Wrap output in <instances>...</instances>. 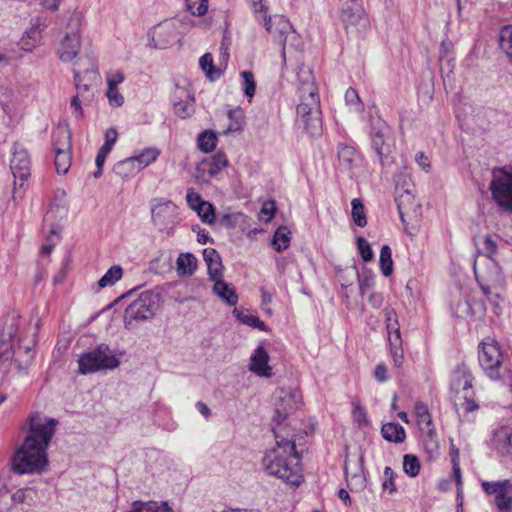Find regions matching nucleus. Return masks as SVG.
I'll return each instance as SVG.
<instances>
[{"instance_id":"obj_1","label":"nucleus","mask_w":512,"mask_h":512,"mask_svg":"<svg viewBox=\"0 0 512 512\" xmlns=\"http://www.w3.org/2000/svg\"><path fill=\"white\" fill-rule=\"evenodd\" d=\"M20 316L16 312L8 314L4 318V326L0 336V371L6 373L11 361L14 359L20 372L32 363L34 358L33 347L35 340L27 339L19 335Z\"/></svg>"},{"instance_id":"obj_2","label":"nucleus","mask_w":512,"mask_h":512,"mask_svg":"<svg viewBox=\"0 0 512 512\" xmlns=\"http://www.w3.org/2000/svg\"><path fill=\"white\" fill-rule=\"evenodd\" d=\"M274 436L277 448L268 451L262 460L265 471L294 486L302 482V475L298 467L299 457L297 456L295 443L291 440L281 438L274 429Z\"/></svg>"},{"instance_id":"obj_3","label":"nucleus","mask_w":512,"mask_h":512,"mask_svg":"<svg viewBox=\"0 0 512 512\" xmlns=\"http://www.w3.org/2000/svg\"><path fill=\"white\" fill-rule=\"evenodd\" d=\"M297 120L308 134L318 136L322 132V111L318 88L310 71L298 73Z\"/></svg>"},{"instance_id":"obj_4","label":"nucleus","mask_w":512,"mask_h":512,"mask_svg":"<svg viewBox=\"0 0 512 512\" xmlns=\"http://www.w3.org/2000/svg\"><path fill=\"white\" fill-rule=\"evenodd\" d=\"M58 424L57 419L48 417L41 412L31 413L25 424L27 434L23 442L26 443V447L33 450L37 447L47 451Z\"/></svg>"},{"instance_id":"obj_5","label":"nucleus","mask_w":512,"mask_h":512,"mask_svg":"<svg viewBox=\"0 0 512 512\" xmlns=\"http://www.w3.org/2000/svg\"><path fill=\"white\" fill-rule=\"evenodd\" d=\"M370 145L378 157L380 165L390 166L394 162L392 156L394 139L388 124L380 117H371L369 129Z\"/></svg>"},{"instance_id":"obj_6","label":"nucleus","mask_w":512,"mask_h":512,"mask_svg":"<svg viewBox=\"0 0 512 512\" xmlns=\"http://www.w3.org/2000/svg\"><path fill=\"white\" fill-rule=\"evenodd\" d=\"M49 461L47 451L35 447H26V443L15 451L11 458V469L18 475L42 474L46 471Z\"/></svg>"},{"instance_id":"obj_7","label":"nucleus","mask_w":512,"mask_h":512,"mask_svg":"<svg viewBox=\"0 0 512 512\" xmlns=\"http://www.w3.org/2000/svg\"><path fill=\"white\" fill-rule=\"evenodd\" d=\"M120 365L119 356L107 344H99L78 359V373L82 375L102 370H113Z\"/></svg>"},{"instance_id":"obj_8","label":"nucleus","mask_w":512,"mask_h":512,"mask_svg":"<svg viewBox=\"0 0 512 512\" xmlns=\"http://www.w3.org/2000/svg\"><path fill=\"white\" fill-rule=\"evenodd\" d=\"M159 308V295L152 291H145L134 300L124 312L125 327L130 329L132 321H146L151 319Z\"/></svg>"},{"instance_id":"obj_9","label":"nucleus","mask_w":512,"mask_h":512,"mask_svg":"<svg viewBox=\"0 0 512 512\" xmlns=\"http://www.w3.org/2000/svg\"><path fill=\"white\" fill-rule=\"evenodd\" d=\"M474 377L471 370L465 363L459 364L451 374L450 389L456 394L463 392L464 403L462 404L465 412H473L479 408L473 399L472 383Z\"/></svg>"},{"instance_id":"obj_10","label":"nucleus","mask_w":512,"mask_h":512,"mask_svg":"<svg viewBox=\"0 0 512 512\" xmlns=\"http://www.w3.org/2000/svg\"><path fill=\"white\" fill-rule=\"evenodd\" d=\"M490 190L495 202L505 211L512 212V173L506 168L494 169Z\"/></svg>"},{"instance_id":"obj_11","label":"nucleus","mask_w":512,"mask_h":512,"mask_svg":"<svg viewBox=\"0 0 512 512\" xmlns=\"http://www.w3.org/2000/svg\"><path fill=\"white\" fill-rule=\"evenodd\" d=\"M478 360L490 379L497 380L500 378L499 369L502 363V354L497 342L483 341L478 352Z\"/></svg>"},{"instance_id":"obj_12","label":"nucleus","mask_w":512,"mask_h":512,"mask_svg":"<svg viewBox=\"0 0 512 512\" xmlns=\"http://www.w3.org/2000/svg\"><path fill=\"white\" fill-rule=\"evenodd\" d=\"M68 29L69 31L66 32L58 48L60 60L63 62H71L78 55L81 47L80 17L78 14H73L69 18Z\"/></svg>"},{"instance_id":"obj_13","label":"nucleus","mask_w":512,"mask_h":512,"mask_svg":"<svg viewBox=\"0 0 512 512\" xmlns=\"http://www.w3.org/2000/svg\"><path fill=\"white\" fill-rule=\"evenodd\" d=\"M481 486L485 493L494 496V504L499 512H512V482L510 480L483 481Z\"/></svg>"},{"instance_id":"obj_14","label":"nucleus","mask_w":512,"mask_h":512,"mask_svg":"<svg viewBox=\"0 0 512 512\" xmlns=\"http://www.w3.org/2000/svg\"><path fill=\"white\" fill-rule=\"evenodd\" d=\"M10 168L14 176V189L22 188L30 176L31 160L28 151L21 144L13 146Z\"/></svg>"},{"instance_id":"obj_15","label":"nucleus","mask_w":512,"mask_h":512,"mask_svg":"<svg viewBox=\"0 0 512 512\" xmlns=\"http://www.w3.org/2000/svg\"><path fill=\"white\" fill-rule=\"evenodd\" d=\"M176 205L162 198H155L151 202V219L153 224L163 231L175 222Z\"/></svg>"},{"instance_id":"obj_16","label":"nucleus","mask_w":512,"mask_h":512,"mask_svg":"<svg viewBox=\"0 0 512 512\" xmlns=\"http://www.w3.org/2000/svg\"><path fill=\"white\" fill-rule=\"evenodd\" d=\"M227 165L228 160L226 155L223 152H217L198 163L195 170V177L199 182L208 183Z\"/></svg>"},{"instance_id":"obj_17","label":"nucleus","mask_w":512,"mask_h":512,"mask_svg":"<svg viewBox=\"0 0 512 512\" xmlns=\"http://www.w3.org/2000/svg\"><path fill=\"white\" fill-rule=\"evenodd\" d=\"M264 26L268 33L277 37L279 42L285 44L287 36L293 31L290 21L281 15L264 16Z\"/></svg>"},{"instance_id":"obj_18","label":"nucleus","mask_w":512,"mask_h":512,"mask_svg":"<svg viewBox=\"0 0 512 512\" xmlns=\"http://www.w3.org/2000/svg\"><path fill=\"white\" fill-rule=\"evenodd\" d=\"M492 446L503 458L512 456V428L502 426L494 432Z\"/></svg>"},{"instance_id":"obj_19","label":"nucleus","mask_w":512,"mask_h":512,"mask_svg":"<svg viewBox=\"0 0 512 512\" xmlns=\"http://www.w3.org/2000/svg\"><path fill=\"white\" fill-rule=\"evenodd\" d=\"M337 154L340 167L349 174L361 165V156L353 146L340 143Z\"/></svg>"},{"instance_id":"obj_20","label":"nucleus","mask_w":512,"mask_h":512,"mask_svg":"<svg viewBox=\"0 0 512 512\" xmlns=\"http://www.w3.org/2000/svg\"><path fill=\"white\" fill-rule=\"evenodd\" d=\"M64 138L69 140L70 136L67 132H62ZM55 151V168L58 174H66L71 166V153L69 141H66L62 146H58L56 140H53Z\"/></svg>"},{"instance_id":"obj_21","label":"nucleus","mask_w":512,"mask_h":512,"mask_svg":"<svg viewBox=\"0 0 512 512\" xmlns=\"http://www.w3.org/2000/svg\"><path fill=\"white\" fill-rule=\"evenodd\" d=\"M269 355L263 346H258L250 358L249 369L261 377H270L272 368L268 364Z\"/></svg>"},{"instance_id":"obj_22","label":"nucleus","mask_w":512,"mask_h":512,"mask_svg":"<svg viewBox=\"0 0 512 512\" xmlns=\"http://www.w3.org/2000/svg\"><path fill=\"white\" fill-rule=\"evenodd\" d=\"M180 93V100H173L174 113L182 118L190 117L195 111V99L194 96L185 90H178Z\"/></svg>"},{"instance_id":"obj_23","label":"nucleus","mask_w":512,"mask_h":512,"mask_svg":"<svg viewBox=\"0 0 512 512\" xmlns=\"http://www.w3.org/2000/svg\"><path fill=\"white\" fill-rule=\"evenodd\" d=\"M213 292L229 306H235L238 302V295L231 284L222 279L214 282Z\"/></svg>"},{"instance_id":"obj_24","label":"nucleus","mask_w":512,"mask_h":512,"mask_svg":"<svg viewBox=\"0 0 512 512\" xmlns=\"http://www.w3.org/2000/svg\"><path fill=\"white\" fill-rule=\"evenodd\" d=\"M381 434L386 441L397 444L404 442L406 438V432L403 426L394 422L383 424Z\"/></svg>"},{"instance_id":"obj_25","label":"nucleus","mask_w":512,"mask_h":512,"mask_svg":"<svg viewBox=\"0 0 512 512\" xmlns=\"http://www.w3.org/2000/svg\"><path fill=\"white\" fill-rule=\"evenodd\" d=\"M179 276H190L197 268V258L192 253H180L176 260Z\"/></svg>"},{"instance_id":"obj_26","label":"nucleus","mask_w":512,"mask_h":512,"mask_svg":"<svg viewBox=\"0 0 512 512\" xmlns=\"http://www.w3.org/2000/svg\"><path fill=\"white\" fill-rule=\"evenodd\" d=\"M498 42L501 51L512 65V24L505 25L500 29Z\"/></svg>"},{"instance_id":"obj_27","label":"nucleus","mask_w":512,"mask_h":512,"mask_svg":"<svg viewBox=\"0 0 512 512\" xmlns=\"http://www.w3.org/2000/svg\"><path fill=\"white\" fill-rule=\"evenodd\" d=\"M73 74L77 90L76 96L81 97L84 102H90L93 93L91 92L90 85L85 82V78L87 76L82 75V71L80 69H73Z\"/></svg>"},{"instance_id":"obj_28","label":"nucleus","mask_w":512,"mask_h":512,"mask_svg":"<svg viewBox=\"0 0 512 512\" xmlns=\"http://www.w3.org/2000/svg\"><path fill=\"white\" fill-rule=\"evenodd\" d=\"M290 240V230L286 226H280L274 232L272 245L277 252H283L289 247Z\"/></svg>"},{"instance_id":"obj_29","label":"nucleus","mask_w":512,"mask_h":512,"mask_svg":"<svg viewBox=\"0 0 512 512\" xmlns=\"http://www.w3.org/2000/svg\"><path fill=\"white\" fill-rule=\"evenodd\" d=\"M160 155V150L156 147L144 148L138 155L132 156L138 168L141 170L155 162Z\"/></svg>"},{"instance_id":"obj_30","label":"nucleus","mask_w":512,"mask_h":512,"mask_svg":"<svg viewBox=\"0 0 512 512\" xmlns=\"http://www.w3.org/2000/svg\"><path fill=\"white\" fill-rule=\"evenodd\" d=\"M113 170L116 175L122 178H128L141 171V169L138 168V164H136L133 160L132 156L117 162Z\"/></svg>"},{"instance_id":"obj_31","label":"nucleus","mask_w":512,"mask_h":512,"mask_svg":"<svg viewBox=\"0 0 512 512\" xmlns=\"http://www.w3.org/2000/svg\"><path fill=\"white\" fill-rule=\"evenodd\" d=\"M417 423L422 431L434 429L428 407L422 402L415 404Z\"/></svg>"},{"instance_id":"obj_32","label":"nucleus","mask_w":512,"mask_h":512,"mask_svg":"<svg viewBox=\"0 0 512 512\" xmlns=\"http://www.w3.org/2000/svg\"><path fill=\"white\" fill-rule=\"evenodd\" d=\"M128 512H173L167 503L135 501Z\"/></svg>"},{"instance_id":"obj_33","label":"nucleus","mask_w":512,"mask_h":512,"mask_svg":"<svg viewBox=\"0 0 512 512\" xmlns=\"http://www.w3.org/2000/svg\"><path fill=\"white\" fill-rule=\"evenodd\" d=\"M123 276V268L120 265L111 266L106 273L99 279L98 286L106 288L113 286Z\"/></svg>"},{"instance_id":"obj_34","label":"nucleus","mask_w":512,"mask_h":512,"mask_svg":"<svg viewBox=\"0 0 512 512\" xmlns=\"http://www.w3.org/2000/svg\"><path fill=\"white\" fill-rule=\"evenodd\" d=\"M345 274H347L350 277H356L358 279L360 294L362 296L374 286L373 274H367L361 277L356 266H352L349 269H347L345 271Z\"/></svg>"},{"instance_id":"obj_35","label":"nucleus","mask_w":512,"mask_h":512,"mask_svg":"<svg viewBox=\"0 0 512 512\" xmlns=\"http://www.w3.org/2000/svg\"><path fill=\"white\" fill-rule=\"evenodd\" d=\"M379 265L384 276L388 277L393 272L392 251L388 245H383L380 250Z\"/></svg>"},{"instance_id":"obj_36","label":"nucleus","mask_w":512,"mask_h":512,"mask_svg":"<svg viewBox=\"0 0 512 512\" xmlns=\"http://www.w3.org/2000/svg\"><path fill=\"white\" fill-rule=\"evenodd\" d=\"M217 136L213 131L206 130L199 134L197 139L198 148L205 152H211L216 147Z\"/></svg>"},{"instance_id":"obj_37","label":"nucleus","mask_w":512,"mask_h":512,"mask_svg":"<svg viewBox=\"0 0 512 512\" xmlns=\"http://www.w3.org/2000/svg\"><path fill=\"white\" fill-rule=\"evenodd\" d=\"M201 69L206 72L211 81H215L221 76V71L216 69L213 64V57L210 53H205L199 60Z\"/></svg>"},{"instance_id":"obj_38","label":"nucleus","mask_w":512,"mask_h":512,"mask_svg":"<svg viewBox=\"0 0 512 512\" xmlns=\"http://www.w3.org/2000/svg\"><path fill=\"white\" fill-rule=\"evenodd\" d=\"M74 69H80L84 76H97L95 60L90 56L80 57L74 64Z\"/></svg>"},{"instance_id":"obj_39","label":"nucleus","mask_w":512,"mask_h":512,"mask_svg":"<svg viewBox=\"0 0 512 512\" xmlns=\"http://www.w3.org/2000/svg\"><path fill=\"white\" fill-rule=\"evenodd\" d=\"M351 206V215L354 223L359 227H365L367 225V218L362 201L358 198H354L351 201Z\"/></svg>"},{"instance_id":"obj_40","label":"nucleus","mask_w":512,"mask_h":512,"mask_svg":"<svg viewBox=\"0 0 512 512\" xmlns=\"http://www.w3.org/2000/svg\"><path fill=\"white\" fill-rule=\"evenodd\" d=\"M420 461L417 456L413 454H405L403 456V471L409 477H416L420 472Z\"/></svg>"},{"instance_id":"obj_41","label":"nucleus","mask_w":512,"mask_h":512,"mask_svg":"<svg viewBox=\"0 0 512 512\" xmlns=\"http://www.w3.org/2000/svg\"><path fill=\"white\" fill-rule=\"evenodd\" d=\"M424 448L429 454V458H435L439 454V444L435 429L427 430L424 439Z\"/></svg>"},{"instance_id":"obj_42","label":"nucleus","mask_w":512,"mask_h":512,"mask_svg":"<svg viewBox=\"0 0 512 512\" xmlns=\"http://www.w3.org/2000/svg\"><path fill=\"white\" fill-rule=\"evenodd\" d=\"M174 31V26L170 22H164L163 24H160L154 28L153 31V38L157 37L158 40L155 43V47L158 48H164L170 43V39H160L162 35L169 34Z\"/></svg>"},{"instance_id":"obj_43","label":"nucleus","mask_w":512,"mask_h":512,"mask_svg":"<svg viewBox=\"0 0 512 512\" xmlns=\"http://www.w3.org/2000/svg\"><path fill=\"white\" fill-rule=\"evenodd\" d=\"M41 38V30L39 25L31 27L29 30L25 32L21 40V45L24 50H30L35 46L36 43L40 41Z\"/></svg>"},{"instance_id":"obj_44","label":"nucleus","mask_w":512,"mask_h":512,"mask_svg":"<svg viewBox=\"0 0 512 512\" xmlns=\"http://www.w3.org/2000/svg\"><path fill=\"white\" fill-rule=\"evenodd\" d=\"M243 82H242V88L244 95L248 98L249 102H251V99L255 95L256 91V82L254 79V74L251 71H242L240 73Z\"/></svg>"},{"instance_id":"obj_45","label":"nucleus","mask_w":512,"mask_h":512,"mask_svg":"<svg viewBox=\"0 0 512 512\" xmlns=\"http://www.w3.org/2000/svg\"><path fill=\"white\" fill-rule=\"evenodd\" d=\"M194 211L200 217L202 222L207 223V224L214 223L215 209L211 203L206 201L202 205H199Z\"/></svg>"},{"instance_id":"obj_46","label":"nucleus","mask_w":512,"mask_h":512,"mask_svg":"<svg viewBox=\"0 0 512 512\" xmlns=\"http://www.w3.org/2000/svg\"><path fill=\"white\" fill-rule=\"evenodd\" d=\"M229 124L227 126V132H237L242 129L243 125V113L240 109H234L228 111Z\"/></svg>"},{"instance_id":"obj_47","label":"nucleus","mask_w":512,"mask_h":512,"mask_svg":"<svg viewBox=\"0 0 512 512\" xmlns=\"http://www.w3.org/2000/svg\"><path fill=\"white\" fill-rule=\"evenodd\" d=\"M237 318L241 323L250 327L257 328L261 331L267 330V325L256 315L239 312L237 313Z\"/></svg>"},{"instance_id":"obj_48","label":"nucleus","mask_w":512,"mask_h":512,"mask_svg":"<svg viewBox=\"0 0 512 512\" xmlns=\"http://www.w3.org/2000/svg\"><path fill=\"white\" fill-rule=\"evenodd\" d=\"M453 468V477L456 481L457 485V512H460V508H462L463 505V490H462V474H461V467L460 463H454L452 464Z\"/></svg>"},{"instance_id":"obj_49","label":"nucleus","mask_w":512,"mask_h":512,"mask_svg":"<svg viewBox=\"0 0 512 512\" xmlns=\"http://www.w3.org/2000/svg\"><path fill=\"white\" fill-rule=\"evenodd\" d=\"M383 482H382V489L383 492H388L389 494H393L397 491L396 484H395V473L393 469L389 466H386L384 468L383 472Z\"/></svg>"},{"instance_id":"obj_50","label":"nucleus","mask_w":512,"mask_h":512,"mask_svg":"<svg viewBox=\"0 0 512 512\" xmlns=\"http://www.w3.org/2000/svg\"><path fill=\"white\" fill-rule=\"evenodd\" d=\"M186 6L192 15L202 16L208 10V0H186Z\"/></svg>"},{"instance_id":"obj_51","label":"nucleus","mask_w":512,"mask_h":512,"mask_svg":"<svg viewBox=\"0 0 512 512\" xmlns=\"http://www.w3.org/2000/svg\"><path fill=\"white\" fill-rule=\"evenodd\" d=\"M384 315L388 334H392V331L397 332V329H399L400 326L395 310L393 308L387 307L384 309Z\"/></svg>"},{"instance_id":"obj_52","label":"nucleus","mask_w":512,"mask_h":512,"mask_svg":"<svg viewBox=\"0 0 512 512\" xmlns=\"http://www.w3.org/2000/svg\"><path fill=\"white\" fill-rule=\"evenodd\" d=\"M357 246L362 260L364 262H370L374 257V253L368 241L363 237H358Z\"/></svg>"},{"instance_id":"obj_53","label":"nucleus","mask_w":512,"mask_h":512,"mask_svg":"<svg viewBox=\"0 0 512 512\" xmlns=\"http://www.w3.org/2000/svg\"><path fill=\"white\" fill-rule=\"evenodd\" d=\"M209 279L213 282L222 279L223 264L221 258L207 265Z\"/></svg>"},{"instance_id":"obj_54","label":"nucleus","mask_w":512,"mask_h":512,"mask_svg":"<svg viewBox=\"0 0 512 512\" xmlns=\"http://www.w3.org/2000/svg\"><path fill=\"white\" fill-rule=\"evenodd\" d=\"M346 103L354 108L356 111H360L362 106L357 91L353 88H348L345 93Z\"/></svg>"},{"instance_id":"obj_55","label":"nucleus","mask_w":512,"mask_h":512,"mask_svg":"<svg viewBox=\"0 0 512 512\" xmlns=\"http://www.w3.org/2000/svg\"><path fill=\"white\" fill-rule=\"evenodd\" d=\"M186 201L188 206L195 210L199 205H202L206 201H204L199 193H197L193 188H189L186 193Z\"/></svg>"},{"instance_id":"obj_56","label":"nucleus","mask_w":512,"mask_h":512,"mask_svg":"<svg viewBox=\"0 0 512 512\" xmlns=\"http://www.w3.org/2000/svg\"><path fill=\"white\" fill-rule=\"evenodd\" d=\"M106 94L110 105L120 107L124 103V97L120 94L117 87H108Z\"/></svg>"},{"instance_id":"obj_57","label":"nucleus","mask_w":512,"mask_h":512,"mask_svg":"<svg viewBox=\"0 0 512 512\" xmlns=\"http://www.w3.org/2000/svg\"><path fill=\"white\" fill-rule=\"evenodd\" d=\"M412 200L413 196L408 189H406L403 194L396 196L395 202L401 219H403L405 204L410 203Z\"/></svg>"},{"instance_id":"obj_58","label":"nucleus","mask_w":512,"mask_h":512,"mask_svg":"<svg viewBox=\"0 0 512 512\" xmlns=\"http://www.w3.org/2000/svg\"><path fill=\"white\" fill-rule=\"evenodd\" d=\"M9 491L5 484L0 483V512L10 510Z\"/></svg>"},{"instance_id":"obj_59","label":"nucleus","mask_w":512,"mask_h":512,"mask_svg":"<svg viewBox=\"0 0 512 512\" xmlns=\"http://www.w3.org/2000/svg\"><path fill=\"white\" fill-rule=\"evenodd\" d=\"M117 139H118L117 130L115 128H109L105 132V142L101 147L106 148L111 151L114 144L116 143Z\"/></svg>"},{"instance_id":"obj_60","label":"nucleus","mask_w":512,"mask_h":512,"mask_svg":"<svg viewBox=\"0 0 512 512\" xmlns=\"http://www.w3.org/2000/svg\"><path fill=\"white\" fill-rule=\"evenodd\" d=\"M85 103L82 101L81 97L73 96L70 102V108L72 109V114L77 118L80 119L83 117V109L82 104Z\"/></svg>"},{"instance_id":"obj_61","label":"nucleus","mask_w":512,"mask_h":512,"mask_svg":"<svg viewBox=\"0 0 512 512\" xmlns=\"http://www.w3.org/2000/svg\"><path fill=\"white\" fill-rule=\"evenodd\" d=\"M27 489H18L9 496L10 508L15 504L24 503L27 499Z\"/></svg>"},{"instance_id":"obj_62","label":"nucleus","mask_w":512,"mask_h":512,"mask_svg":"<svg viewBox=\"0 0 512 512\" xmlns=\"http://www.w3.org/2000/svg\"><path fill=\"white\" fill-rule=\"evenodd\" d=\"M374 377L380 383L386 382L389 379L388 369L384 363H379L376 365L374 370Z\"/></svg>"},{"instance_id":"obj_63","label":"nucleus","mask_w":512,"mask_h":512,"mask_svg":"<svg viewBox=\"0 0 512 512\" xmlns=\"http://www.w3.org/2000/svg\"><path fill=\"white\" fill-rule=\"evenodd\" d=\"M106 80L108 87H117L124 81V74L121 71L109 73Z\"/></svg>"},{"instance_id":"obj_64","label":"nucleus","mask_w":512,"mask_h":512,"mask_svg":"<svg viewBox=\"0 0 512 512\" xmlns=\"http://www.w3.org/2000/svg\"><path fill=\"white\" fill-rule=\"evenodd\" d=\"M483 249L486 255L491 257L496 252L497 244L490 236H486L483 242Z\"/></svg>"}]
</instances>
